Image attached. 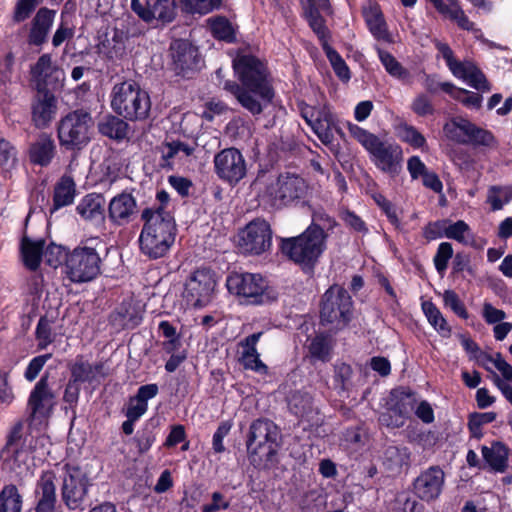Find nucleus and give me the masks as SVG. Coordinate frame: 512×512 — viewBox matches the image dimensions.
Segmentation results:
<instances>
[{
  "label": "nucleus",
  "instance_id": "obj_1",
  "mask_svg": "<svg viewBox=\"0 0 512 512\" xmlns=\"http://www.w3.org/2000/svg\"><path fill=\"white\" fill-rule=\"evenodd\" d=\"M141 219L144 225L139 236L140 251L150 259L165 256L176 236L173 215L163 207H148L142 211Z\"/></svg>",
  "mask_w": 512,
  "mask_h": 512
},
{
  "label": "nucleus",
  "instance_id": "obj_2",
  "mask_svg": "<svg viewBox=\"0 0 512 512\" xmlns=\"http://www.w3.org/2000/svg\"><path fill=\"white\" fill-rule=\"evenodd\" d=\"M251 187L260 193L262 188L263 197L273 207L286 206L296 200L304 198L308 191V184L299 175L293 173H283L278 176L276 181L261 170L251 183Z\"/></svg>",
  "mask_w": 512,
  "mask_h": 512
},
{
  "label": "nucleus",
  "instance_id": "obj_3",
  "mask_svg": "<svg viewBox=\"0 0 512 512\" xmlns=\"http://www.w3.org/2000/svg\"><path fill=\"white\" fill-rule=\"evenodd\" d=\"M280 432L268 419H257L250 425L247 450L251 462L257 466L269 468L275 463Z\"/></svg>",
  "mask_w": 512,
  "mask_h": 512
},
{
  "label": "nucleus",
  "instance_id": "obj_4",
  "mask_svg": "<svg viewBox=\"0 0 512 512\" xmlns=\"http://www.w3.org/2000/svg\"><path fill=\"white\" fill-rule=\"evenodd\" d=\"M111 107L116 114L127 120H144L151 109L150 96L138 83L123 81L112 89Z\"/></svg>",
  "mask_w": 512,
  "mask_h": 512
},
{
  "label": "nucleus",
  "instance_id": "obj_5",
  "mask_svg": "<svg viewBox=\"0 0 512 512\" xmlns=\"http://www.w3.org/2000/svg\"><path fill=\"white\" fill-rule=\"evenodd\" d=\"M348 129L351 136L370 153L377 168L390 174L398 172L402 161L400 146L382 141L378 136L356 124L348 123Z\"/></svg>",
  "mask_w": 512,
  "mask_h": 512
},
{
  "label": "nucleus",
  "instance_id": "obj_6",
  "mask_svg": "<svg viewBox=\"0 0 512 512\" xmlns=\"http://www.w3.org/2000/svg\"><path fill=\"white\" fill-rule=\"evenodd\" d=\"M94 120L84 108L69 111L57 124L59 144L66 150L79 151L91 140Z\"/></svg>",
  "mask_w": 512,
  "mask_h": 512
},
{
  "label": "nucleus",
  "instance_id": "obj_7",
  "mask_svg": "<svg viewBox=\"0 0 512 512\" xmlns=\"http://www.w3.org/2000/svg\"><path fill=\"white\" fill-rule=\"evenodd\" d=\"M229 292L241 297L246 304L264 305L274 302L277 291L260 274L235 273L227 278Z\"/></svg>",
  "mask_w": 512,
  "mask_h": 512
},
{
  "label": "nucleus",
  "instance_id": "obj_8",
  "mask_svg": "<svg viewBox=\"0 0 512 512\" xmlns=\"http://www.w3.org/2000/svg\"><path fill=\"white\" fill-rule=\"evenodd\" d=\"M327 235L315 225H310L301 235L283 240L282 252L301 264H313L325 249Z\"/></svg>",
  "mask_w": 512,
  "mask_h": 512
},
{
  "label": "nucleus",
  "instance_id": "obj_9",
  "mask_svg": "<svg viewBox=\"0 0 512 512\" xmlns=\"http://www.w3.org/2000/svg\"><path fill=\"white\" fill-rule=\"evenodd\" d=\"M352 305L351 296L345 288L337 284L330 286L321 298V322L336 329L345 327L352 317Z\"/></svg>",
  "mask_w": 512,
  "mask_h": 512
},
{
  "label": "nucleus",
  "instance_id": "obj_10",
  "mask_svg": "<svg viewBox=\"0 0 512 512\" xmlns=\"http://www.w3.org/2000/svg\"><path fill=\"white\" fill-rule=\"evenodd\" d=\"M101 262L95 248L76 247L65 259L67 277L74 283L92 281L101 273Z\"/></svg>",
  "mask_w": 512,
  "mask_h": 512
},
{
  "label": "nucleus",
  "instance_id": "obj_11",
  "mask_svg": "<svg viewBox=\"0 0 512 512\" xmlns=\"http://www.w3.org/2000/svg\"><path fill=\"white\" fill-rule=\"evenodd\" d=\"M447 139L461 145L492 147L496 144L494 135L478 127L468 119L454 117L443 126Z\"/></svg>",
  "mask_w": 512,
  "mask_h": 512
},
{
  "label": "nucleus",
  "instance_id": "obj_12",
  "mask_svg": "<svg viewBox=\"0 0 512 512\" xmlns=\"http://www.w3.org/2000/svg\"><path fill=\"white\" fill-rule=\"evenodd\" d=\"M224 89L230 92L238 103L254 116L260 115L274 98L272 85L244 86L226 81Z\"/></svg>",
  "mask_w": 512,
  "mask_h": 512
},
{
  "label": "nucleus",
  "instance_id": "obj_13",
  "mask_svg": "<svg viewBox=\"0 0 512 512\" xmlns=\"http://www.w3.org/2000/svg\"><path fill=\"white\" fill-rule=\"evenodd\" d=\"M213 163L218 178L231 186L237 185L247 174L246 160L234 147L225 148L216 153Z\"/></svg>",
  "mask_w": 512,
  "mask_h": 512
},
{
  "label": "nucleus",
  "instance_id": "obj_14",
  "mask_svg": "<svg viewBox=\"0 0 512 512\" xmlns=\"http://www.w3.org/2000/svg\"><path fill=\"white\" fill-rule=\"evenodd\" d=\"M215 286L216 281L210 270H196L185 283L183 297L186 304L194 308L206 306L212 300Z\"/></svg>",
  "mask_w": 512,
  "mask_h": 512
},
{
  "label": "nucleus",
  "instance_id": "obj_15",
  "mask_svg": "<svg viewBox=\"0 0 512 512\" xmlns=\"http://www.w3.org/2000/svg\"><path fill=\"white\" fill-rule=\"evenodd\" d=\"M272 231L264 219H254L241 231L239 247L244 253L260 255L271 247Z\"/></svg>",
  "mask_w": 512,
  "mask_h": 512
},
{
  "label": "nucleus",
  "instance_id": "obj_16",
  "mask_svg": "<svg viewBox=\"0 0 512 512\" xmlns=\"http://www.w3.org/2000/svg\"><path fill=\"white\" fill-rule=\"evenodd\" d=\"M172 70L183 77L190 78L200 69L198 49L185 40H175L170 46Z\"/></svg>",
  "mask_w": 512,
  "mask_h": 512
},
{
  "label": "nucleus",
  "instance_id": "obj_17",
  "mask_svg": "<svg viewBox=\"0 0 512 512\" xmlns=\"http://www.w3.org/2000/svg\"><path fill=\"white\" fill-rule=\"evenodd\" d=\"M89 481L78 467H67L61 488L62 501L70 510L79 508L88 492Z\"/></svg>",
  "mask_w": 512,
  "mask_h": 512
},
{
  "label": "nucleus",
  "instance_id": "obj_18",
  "mask_svg": "<svg viewBox=\"0 0 512 512\" xmlns=\"http://www.w3.org/2000/svg\"><path fill=\"white\" fill-rule=\"evenodd\" d=\"M233 68L241 85H271L265 65L252 55H240L233 61Z\"/></svg>",
  "mask_w": 512,
  "mask_h": 512
},
{
  "label": "nucleus",
  "instance_id": "obj_19",
  "mask_svg": "<svg viewBox=\"0 0 512 512\" xmlns=\"http://www.w3.org/2000/svg\"><path fill=\"white\" fill-rule=\"evenodd\" d=\"M445 483V473L439 466H431L420 473L414 481L415 494L423 501L439 498Z\"/></svg>",
  "mask_w": 512,
  "mask_h": 512
},
{
  "label": "nucleus",
  "instance_id": "obj_20",
  "mask_svg": "<svg viewBox=\"0 0 512 512\" xmlns=\"http://www.w3.org/2000/svg\"><path fill=\"white\" fill-rule=\"evenodd\" d=\"M132 10L144 21L152 19L163 23L171 22L176 15L174 0H146L145 5L140 0H131Z\"/></svg>",
  "mask_w": 512,
  "mask_h": 512
},
{
  "label": "nucleus",
  "instance_id": "obj_21",
  "mask_svg": "<svg viewBox=\"0 0 512 512\" xmlns=\"http://www.w3.org/2000/svg\"><path fill=\"white\" fill-rule=\"evenodd\" d=\"M31 73L38 82L51 89L61 87L64 80L63 70L52 65L49 54H43L39 57L36 64L31 68Z\"/></svg>",
  "mask_w": 512,
  "mask_h": 512
},
{
  "label": "nucleus",
  "instance_id": "obj_22",
  "mask_svg": "<svg viewBox=\"0 0 512 512\" xmlns=\"http://www.w3.org/2000/svg\"><path fill=\"white\" fill-rule=\"evenodd\" d=\"M32 121L44 128L53 120L57 110V99L49 92L38 93L32 103Z\"/></svg>",
  "mask_w": 512,
  "mask_h": 512
},
{
  "label": "nucleus",
  "instance_id": "obj_23",
  "mask_svg": "<svg viewBox=\"0 0 512 512\" xmlns=\"http://www.w3.org/2000/svg\"><path fill=\"white\" fill-rule=\"evenodd\" d=\"M21 438V425L15 427L11 432L5 447L2 449L0 457L3 462V468L9 471H16L25 462V451L19 446Z\"/></svg>",
  "mask_w": 512,
  "mask_h": 512
},
{
  "label": "nucleus",
  "instance_id": "obj_24",
  "mask_svg": "<svg viewBox=\"0 0 512 512\" xmlns=\"http://www.w3.org/2000/svg\"><path fill=\"white\" fill-rule=\"evenodd\" d=\"M161 153L159 166L164 170H172L174 161H181L193 154L194 148L179 140L165 141L158 147Z\"/></svg>",
  "mask_w": 512,
  "mask_h": 512
},
{
  "label": "nucleus",
  "instance_id": "obj_25",
  "mask_svg": "<svg viewBox=\"0 0 512 512\" xmlns=\"http://www.w3.org/2000/svg\"><path fill=\"white\" fill-rule=\"evenodd\" d=\"M55 11L48 8H40L32 20L28 41L30 44L40 46L47 40V35L53 24Z\"/></svg>",
  "mask_w": 512,
  "mask_h": 512
},
{
  "label": "nucleus",
  "instance_id": "obj_26",
  "mask_svg": "<svg viewBox=\"0 0 512 512\" xmlns=\"http://www.w3.org/2000/svg\"><path fill=\"white\" fill-rule=\"evenodd\" d=\"M136 209V200L129 193H121L113 197L109 203L108 212L110 220L122 225L129 222Z\"/></svg>",
  "mask_w": 512,
  "mask_h": 512
},
{
  "label": "nucleus",
  "instance_id": "obj_27",
  "mask_svg": "<svg viewBox=\"0 0 512 512\" xmlns=\"http://www.w3.org/2000/svg\"><path fill=\"white\" fill-rule=\"evenodd\" d=\"M56 151L55 142L50 134L41 133L29 148V158L32 163L47 166L53 159Z\"/></svg>",
  "mask_w": 512,
  "mask_h": 512
},
{
  "label": "nucleus",
  "instance_id": "obj_28",
  "mask_svg": "<svg viewBox=\"0 0 512 512\" xmlns=\"http://www.w3.org/2000/svg\"><path fill=\"white\" fill-rule=\"evenodd\" d=\"M54 395L48 387V374H44L32 390L28 405L33 416L44 414L52 406Z\"/></svg>",
  "mask_w": 512,
  "mask_h": 512
},
{
  "label": "nucleus",
  "instance_id": "obj_29",
  "mask_svg": "<svg viewBox=\"0 0 512 512\" xmlns=\"http://www.w3.org/2000/svg\"><path fill=\"white\" fill-rule=\"evenodd\" d=\"M126 34L119 29H112L105 34L99 50L111 60H120L126 55Z\"/></svg>",
  "mask_w": 512,
  "mask_h": 512
},
{
  "label": "nucleus",
  "instance_id": "obj_30",
  "mask_svg": "<svg viewBox=\"0 0 512 512\" xmlns=\"http://www.w3.org/2000/svg\"><path fill=\"white\" fill-rule=\"evenodd\" d=\"M311 127L324 144L333 142L334 131L340 136L343 135L341 128H339L335 122L333 114L326 109L317 112V116Z\"/></svg>",
  "mask_w": 512,
  "mask_h": 512
},
{
  "label": "nucleus",
  "instance_id": "obj_31",
  "mask_svg": "<svg viewBox=\"0 0 512 512\" xmlns=\"http://www.w3.org/2000/svg\"><path fill=\"white\" fill-rule=\"evenodd\" d=\"M417 402L416 394L410 389L398 388L391 391L387 405H391L393 411H396L406 421L414 411Z\"/></svg>",
  "mask_w": 512,
  "mask_h": 512
},
{
  "label": "nucleus",
  "instance_id": "obj_32",
  "mask_svg": "<svg viewBox=\"0 0 512 512\" xmlns=\"http://www.w3.org/2000/svg\"><path fill=\"white\" fill-rule=\"evenodd\" d=\"M76 195V184L69 175H63L54 186L53 207L51 212L73 203Z\"/></svg>",
  "mask_w": 512,
  "mask_h": 512
},
{
  "label": "nucleus",
  "instance_id": "obj_33",
  "mask_svg": "<svg viewBox=\"0 0 512 512\" xmlns=\"http://www.w3.org/2000/svg\"><path fill=\"white\" fill-rule=\"evenodd\" d=\"M45 241H33L27 236H23L21 241V255L24 265L31 271L38 269L43 255Z\"/></svg>",
  "mask_w": 512,
  "mask_h": 512
},
{
  "label": "nucleus",
  "instance_id": "obj_34",
  "mask_svg": "<svg viewBox=\"0 0 512 512\" xmlns=\"http://www.w3.org/2000/svg\"><path fill=\"white\" fill-rule=\"evenodd\" d=\"M508 448L500 443L495 442L491 447L483 446L482 455L489 466L499 472H504L507 468Z\"/></svg>",
  "mask_w": 512,
  "mask_h": 512
},
{
  "label": "nucleus",
  "instance_id": "obj_35",
  "mask_svg": "<svg viewBox=\"0 0 512 512\" xmlns=\"http://www.w3.org/2000/svg\"><path fill=\"white\" fill-rule=\"evenodd\" d=\"M102 368L103 364L101 363L93 365L84 360L83 357H78L75 362L70 365V380L76 383L92 382L96 375L101 372Z\"/></svg>",
  "mask_w": 512,
  "mask_h": 512
},
{
  "label": "nucleus",
  "instance_id": "obj_36",
  "mask_svg": "<svg viewBox=\"0 0 512 512\" xmlns=\"http://www.w3.org/2000/svg\"><path fill=\"white\" fill-rule=\"evenodd\" d=\"M104 199L97 194L86 195L77 205L76 210L85 220H98L103 218Z\"/></svg>",
  "mask_w": 512,
  "mask_h": 512
},
{
  "label": "nucleus",
  "instance_id": "obj_37",
  "mask_svg": "<svg viewBox=\"0 0 512 512\" xmlns=\"http://www.w3.org/2000/svg\"><path fill=\"white\" fill-rule=\"evenodd\" d=\"M22 496L13 484L6 485L0 492V512H21Z\"/></svg>",
  "mask_w": 512,
  "mask_h": 512
},
{
  "label": "nucleus",
  "instance_id": "obj_38",
  "mask_svg": "<svg viewBox=\"0 0 512 512\" xmlns=\"http://www.w3.org/2000/svg\"><path fill=\"white\" fill-rule=\"evenodd\" d=\"M288 406L297 417H308L313 411L312 397L307 392L295 391L289 397Z\"/></svg>",
  "mask_w": 512,
  "mask_h": 512
},
{
  "label": "nucleus",
  "instance_id": "obj_39",
  "mask_svg": "<svg viewBox=\"0 0 512 512\" xmlns=\"http://www.w3.org/2000/svg\"><path fill=\"white\" fill-rule=\"evenodd\" d=\"M422 310L428 319V322L443 336L451 335V328L443 317L440 310L430 301L422 303Z\"/></svg>",
  "mask_w": 512,
  "mask_h": 512
},
{
  "label": "nucleus",
  "instance_id": "obj_40",
  "mask_svg": "<svg viewBox=\"0 0 512 512\" xmlns=\"http://www.w3.org/2000/svg\"><path fill=\"white\" fill-rule=\"evenodd\" d=\"M365 19L371 33L377 39H389L386 23L380 9L377 6H372L367 11H365Z\"/></svg>",
  "mask_w": 512,
  "mask_h": 512
},
{
  "label": "nucleus",
  "instance_id": "obj_41",
  "mask_svg": "<svg viewBox=\"0 0 512 512\" xmlns=\"http://www.w3.org/2000/svg\"><path fill=\"white\" fill-rule=\"evenodd\" d=\"M55 475L52 472L42 474L37 483V502L56 504V487L54 484Z\"/></svg>",
  "mask_w": 512,
  "mask_h": 512
},
{
  "label": "nucleus",
  "instance_id": "obj_42",
  "mask_svg": "<svg viewBox=\"0 0 512 512\" xmlns=\"http://www.w3.org/2000/svg\"><path fill=\"white\" fill-rule=\"evenodd\" d=\"M99 131L102 135L112 139H123L127 134V123L116 117L109 116L98 125Z\"/></svg>",
  "mask_w": 512,
  "mask_h": 512
},
{
  "label": "nucleus",
  "instance_id": "obj_43",
  "mask_svg": "<svg viewBox=\"0 0 512 512\" xmlns=\"http://www.w3.org/2000/svg\"><path fill=\"white\" fill-rule=\"evenodd\" d=\"M378 55L381 63L385 67L386 71L392 76L399 80L406 81L409 79V72L405 69L396 58L387 51L378 50Z\"/></svg>",
  "mask_w": 512,
  "mask_h": 512
},
{
  "label": "nucleus",
  "instance_id": "obj_44",
  "mask_svg": "<svg viewBox=\"0 0 512 512\" xmlns=\"http://www.w3.org/2000/svg\"><path fill=\"white\" fill-rule=\"evenodd\" d=\"M35 337L37 348L46 349L48 345L54 342L56 334L53 331V322L46 317H41L38 321Z\"/></svg>",
  "mask_w": 512,
  "mask_h": 512
},
{
  "label": "nucleus",
  "instance_id": "obj_45",
  "mask_svg": "<svg viewBox=\"0 0 512 512\" xmlns=\"http://www.w3.org/2000/svg\"><path fill=\"white\" fill-rule=\"evenodd\" d=\"M335 74L343 81L350 79V70L340 54L334 50L328 43H324L323 48Z\"/></svg>",
  "mask_w": 512,
  "mask_h": 512
},
{
  "label": "nucleus",
  "instance_id": "obj_46",
  "mask_svg": "<svg viewBox=\"0 0 512 512\" xmlns=\"http://www.w3.org/2000/svg\"><path fill=\"white\" fill-rule=\"evenodd\" d=\"M309 352L312 357L321 361H328L330 357V345L328 339L323 335H318L311 340Z\"/></svg>",
  "mask_w": 512,
  "mask_h": 512
},
{
  "label": "nucleus",
  "instance_id": "obj_47",
  "mask_svg": "<svg viewBox=\"0 0 512 512\" xmlns=\"http://www.w3.org/2000/svg\"><path fill=\"white\" fill-rule=\"evenodd\" d=\"M17 162V150L6 139L0 137V166L8 170Z\"/></svg>",
  "mask_w": 512,
  "mask_h": 512
},
{
  "label": "nucleus",
  "instance_id": "obj_48",
  "mask_svg": "<svg viewBox=\"0 0 512 512\" xmlns=\"http://www.w3.org/2000/svg\"><path fill=\"white\" fill-rule=\"evenodd\" d=\"M464 80L476 90L490 91L491 89L485 75L473 64L468 68V73Z\"/></svg>",
  "mask_w": 512,
  "mask_h": 512
},
{
  "label": "nucleus",
  "instance_id": "obj_49",
  "mask_svg": "<svg viewBox=\"0 0 512 512\" xmlns=\"http://www.w3.org/2000/svg\"><path fill=\"white\" fill-rule=\"evenodd\" d=\"M443 301L444 304L459 317L463 319L468 318V312L463 302L459 299L458 295L453 290H446L443 293Z\"/></svg>",
  "mask_w": 512,
  "mask_h": 512
},
{
  "label": "nucleus",
  "instance_id": "obj_50",
  "mask_svg": "<svg viewBox=\"0 0 512 512\" xmlns=\"http://www.w3.org/2000/svg\"><path fill=\"white\" fill-rule=\"evenodd\" d=\"M453 255L452 245L443 242L439 245L437 253L434 257V264L439 273H443L447 269L448 261Z\"/></svg>",
  "mask_w": 512,
  "mask_h": 512
},
{
  "label": "nucleus",
  "instance_id": "obj_51",
  "mask_svg": "<svg viewBox=\"0 0 512 512\" xmlns=\"http://www.w3.org/2000/svg\"><path fill=\"white\" fill-rule=\"evenodd\" d=\"M67 255L61 246L55 244H50L45 251L43 250L45 263L53 268H57Z\"/></svg>",
  "mask_w": 512,
  "mask_h": 512
},
{
  "label": "nucleus",
  "instance_id": "obj_52",
  "mask_svg": "<svg viewBox=\"0 0 512 512\" xmlns=\"http://www.w3.org/2000/svg\"><path fill=\"white\" fill-rule=\"evenodd\" d=\"M496 419L495 412L474 413L469 417V429L473 435L480 433V427L493 422Z\"/></svg>",
  "mask_w": 512,
  "mask_h": 512
},
{
  "label": "nucleus",
  "instance_id": "obj_53",
  "mask_svg": "<svg viewBox=\"0 0 512 512\" xmlns=\"http://www.w3.org/2000/svg\"><path fill=\"white\" fill-rule=\"evenodd\" d=\"M469 231V226L464 221L459 220L445 228V235L450 239L466 243V234L469 233Z\"/></svg>",
  "mask_w": 512,
  "mask_h": 512
},
{
  "label": "nucleus",
  "instance_id": "obj_54",
  "mask_svg": "<svg viewBox=\"0 0 512 512\" xmlns=\"http://www.w3.org/2000/svg\"><path fill=\"white\" fill-rule=\"evenodd\" d=\"M39 4V0H18L14 11V20L22 22L26 20Z\"/></svg>",
  "mask_w": 512,
  "mask_h": 512
},
{
  "label": "nucleus",
  "instance_id": "obj_55",
  "mask_svg": "<svg viewBox=\"0 0 512 512\" xmlns=\"http://www.w3.org/2000/svg\"><path fill=\"white\" fill-rule=\"evenodd\" d=\"M483 359L493 363L495 367L500 371L503 378L509 382H512V366L506 362L501 353H496L494 357L488 354H483Z\"/></svg>",
  "mask_w": 512,
  "mask_h": 512
},
{
  "label": "nucleus",
  "instance_id": "obj_56",
  "mask_svg": "<svg viewBox=\"0 0 512 512\" xmlns=\"http://www.w3.org/2000/svg\"><path fill=\"white\" fill-rule=\"evenodd\" d=\"M211 29L213 34L222 40L231 41L233 38V30L230 23L223 19L219 18L212 22Z\"/></svg>",
  "mask_w": 512,
  "mask_h": 512
},
{
  "label": "nucleus",
  "instance_id": "obj_57",
  "mask_svg": "<svg viewBox=\"0 0 512 512\" xmlns=\"http://www.w3.org/2000/svg\"><path fill=\"white\" fill-rule=\"evenodd\" d=\"M387 410L379 416L381 425L391 428H399L405 424V420L396 411H393L391 405H387Z\"/></svg>",
  "mask_w": 512,
  "mask_h": 512
},
{
  "label": "nucleus",
  "instance_id": "obj_58",
  "mask_svg": "<svg viewBox=\"0 0 512 512\" xmlns=\"http://www.w3.org/2000/svg\"><path fill=\"white\" fill-rule=\"evenodd\" d=\"M243 364L245 368L252 369L259 373H265L267 366L260 360L256 349L243 353Z\"/></svg>",
  "mask_w": 512,
  "mask_h": 512
},
{
  "label": "nucleus",
  "instance_id": "obj_59",
  "mask_svg": "<svg viewBox=\"0 0 512 512\" xmlns=\"http://www.w3.org/2000/svg\"><path fill=\"white\" fill-rule=\"evenodd\" d=\"M52 357V354H44V355H40V356H37V357H34L26 371H25V378L28 380V381H33L34 379H36V377L38 376L39 372L42 370V368L44 367L45 363Z\"/></svg>",
  "mask_w": 512,
  "mask_h": 512
},
{
  "label": "nucleus",
  "instance_id": "obj_60",
  "mask_svg": "<svg viewBox=\"0 0 512 512\" xmlns=\"http://www.w3.org/2000/svg\"><path fill=\"white\" fill-rule=\"evenodd\" d=\"M190 12L207 13L220 3V0H181Z\"/></svg>",
  "mask_w": 512,
  "mask_h": 512
},
{
  "label": "nucleus",
  "instance_id": "obj_61",
  "mask_svg": "<svg viewBox=\"0 0 512 512\" xmlns=\"http://www.w3.org/2000/svg\"><path fill=\"white\" fill-rule=\"evenodd\" d=\"M343 222L351 229L358 233H366L368 231L365 222L350 210H344L340 214Z\"/></svg>",
  "mask_w": 512,
  "mask_h": 512
},
{
  "label": "nucleus",
  "instance_id": "obj_62",
  "mask_svg": "<svg viewBox=\"0 0 512 512\" xmlns=\"http://www.w3.org/2000/svg\"><path fill=\"white\" fill-rule=\"evenodd\" d=\"M411 108L418 116H426L434 113L431 100L424 94H420L414 99Z\"/></svg>",
  "mask_w": 512,
  "mask_h": 512
},
{
  "label": "nucleus",
  "instance_id": "obj_63",
  "mask_svg": "<svg viewBox=\"0 0 512 512\" xmlns=\"http://www.w3.org/2000/svg\"><path fill=\"white\" fill-rule=\"evenodd\" d=\"M373 198L377 205L384 211L391 224L398 226L399 219L393 204L381 194H376Z\"/></svg>",
  "mask_w": 512,
  "mask_h": 512
},
{
  "label": "nucleus",
  "instance_id": "obj_64",
  "mask_svg": "<svg viewBox=\"0 0 512 512\" xmlns=\"http://www.w3.org/2000/svg\"><path fill=\"white\" fill-rule=\"evenodd\" d=\"M403 139L416 148L423 147L426 143L425 137L413 126L403 128Z\"/></svg>",
  "mask_w": 512,
  "mask_h": 512
}]
</instances>
